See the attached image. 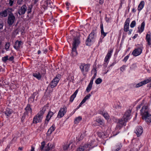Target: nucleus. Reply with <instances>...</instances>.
Segmentation results:
<instances>
[{
	"label": "nucleus",
	"instance_id": "f257e3e1",
	"mask_svg": "<svg viewBox=\"0 0 151 151\" xmlns=\"http://www.w3.org/2000/svg\"><path fill=\"white\" fill-rule=\"evenodd\" d=\"M142 118L148 123L151 122V115L149 112V109L147 106H143L140 110Z\"/></svg>",
	"mask_w": 151,
	"mask_h": 151
},
{
	"label": "nucleus",
	"instance_id": "f03ea898",
	"mask_svg": "<svg viewBox=\"0 0 151 151\" xmlns=\"http://www.w3.org/2000/svg\"><path fill=\"white\" fill-rule=\"evenodd\" d=\"M73 39V41L72 43L73 47L71 53L73 56H76L77 54L76 48L80 43V38L78 35H76V36H74Z\"/></svg>",
	"mask_w": 151,
	"mask_h": 151
},
{
	"label": "nucleus",
	"instance_id": "7ed1b4c3",
	"mask_svg": "<svg viewBox=\"0 0 151 151\" xmlns=\"http://www.w3.org/2000/svg\"><path fill=\"white\" fill-rule=\"evenodd\" d=\"M46 111V108L44 107L33 118V123L37 124L41 122L43 115Z\"/></svg>",
	"mask_w": 151,
	"mask_h": 151
},
{
	"label": "nucleus",
	"instance_id": "20e7f679",
	"mask_svg": "<svg viewBox=\"0 0 151 151\" xmlns=\"http://www.w3.org/2000/svg\"><path fill=\"white\" fill-rule=\"evenodd\" d=\"M96 36V33L94 31H93L88 36L86 41V45L90 46L91 42L94 41Z\"/></svg>",
	"mask_w": 151,
	"mask_h": 151
},
{
	"label": "nucleus",
	"instance_id": "39448f33",
	"mask_svg": "<svg viewBox=\"0 0 151 151\" xmlns=\"http://www.w3.org/2000/svg\"><path fill=\"white\" fill-rule=\"evenodd\" d=\"M127 121L126 119H123V117L121 119L117 120L116 121L117 125L116 128L120 129L123 125H126V123Z\"/></svg>",
	"mask_w": 151,
	"mask_h": 151
},
{
	"label": "nucleus",
	"instance_id": "423d86ee",
	"mask_svg": "<svg viewBox=\"0 0 151 151\" xmlns=\"http://www.w3.org/2000/svg\"><path fill=\"white\" fill-rule=\"evenodd\" d=\"M15 18L12 13L9 15L7 19V23L9 26L12 25L15 21Z\"/></svg>",
	"mask_w": 151,
	"mask_h": 151
},
{
	"label": "nucleus",
	"instance_id": "0eeeda50",
	"mask_svg": "<svg viewBox=\"0 0 151 151\" xmlns=\"http://www.w3.org/2000/svg\"><path fill=\"white\" fill-rule=\"evenodd\" d=\"M59 76H57L51 82L50 86L51 88L55 87L58 83L60 78L58 77Z\"/></svg>",
	"mask_w": 151,
	"mask_h": 151
},
{
	"label": "nucleus",
	"instance_id": "6e6552de",
	"mask_svg": "<svg viewBox=\"0 0 151 151\" xmlns=\"http://www.w3.org/2000/svg\"><path fill=\"white\" fill-rule=\"evenodd\" d=\"M142 48L139 47L135 49L132 52V54L134 56H137L139 55L142 52Z\"/></svg>",
	"mask_w": 151,
	"mask_h": 151
},
{
	"label": "nucleus",
	"instance_id": "1a4fd4ad",
	"mask_svg": "<svg viewBox=\"0 0 151 151\" xmlns=\"http://www.w3.org/2000/svg\"><path fill=\"white\" fill-rule=\"evenodd\" d=\"M67 108L64 106L63 108H61L59 110L58 115V117L61 118L63 117L66 112Z\"/></svg>",
	"mask_w": 151,
	"mask_h": 151
},
{
	"label": "nucleus",
	"instance_id": "9d476101",
	"mask_svg": "<svg viewBox=\"0 0 151 151\" xmlns=\"http://www.w3.org/2000/svg\"><path fill=\"white\" fill-rule=\"evenodd\" d=\"M89 68V65L88 64H82L80 66V68L82 72H87Z\"/></svg>",
	"mask_w": 151,
	"mask_h": 151
},
{
	"label": "nucleus",
	"instance_id": "9b49d317",
	"mask_svg": "<svg viewBox=\"0 0 151 151\" xmlns=\"http://www.w3.org/2000/svg\"><path fill=\"white\" fill-rule=\"evenodd\" d=\"M25 110L26 111L22 116V119H23L25 118V116L26 115H27L29 113L31 114L32 111V109L29 104H27V106L25 108Z\"/></svg>",
	"mask_w": 151,
	"mask_h": 151
},
{
	"label": "nucleus",
	"instance_id": "f8f14e48",
	"mask_svg": "<svg viewBox=\"0 0 151 151\" xmlns=\"http://www.w3.org/2000/svg\"><path fill=\"white\" fill-rule=\"evenodd\" d=\"M143 132L142 128L140 126L137 127L134 131L135 133L136 134L137 137L140 136Z\"/></svg>",
	"mask_w": 151,
	"mask_h": 151
},
{
	"label": "nucleus",
	"instance_id": "ddd939ff",
	"mask_svg": "<svg viewBox=\"0 0 151 151\" xmlns=\"http://www.w3.org/2000/svg\"><path fill=\"white\" fill-rule=\"evenodd\" d=\"M150 82V86H149L150 87L151 86V79H148L145 80L141 82H140L137 83L135 86L136 88H138L140 86H142L143 85H145L149 82Z\"/></svg>",
	"mask_w": 151,
	"mask_h": 151
},
{
	"label": "nucleus",
	"instance_id": "4468645a",
	"mask_svg": "<svg viewBox=\"0 0 151 151\" xmlns=\"http://www.w3.org/2000/svg\"><path fill=\"white\" fill-rule=\"evenodd\" d=\"M131 110H127L123 116V119H126L127 121L130 118Z\"/></svg>",
	"mask_w": 151,
	"mask_h": 151
},
{
	"label": "nucleus",
	"instance_id": "2eb2a0df",
	"mask_svg": "<svg viewBox=\"0 0 151 151\" xmlns=\"http://www.w3.org/2000/svg\"><path fill=\"white\" fill-rule=\"evenodd\" d=\"M27 7L25 5L22 6L19 10L18 14L20 15L24 14L27 10Z\"/></svg>",
	"mask_w": 151,
	"mask_h": 151
},
{
	"label": "nucleus",
	"instance_id": "dca6fc26",
	"mask_svg": "<svg viewBox=\"0 0 151 151\" xmlns=\"http://www.w3.org/2000/svg\"><path fill=\"white\" fill-rule=\"evenodd\" d=\"M129 18H128L126 20L124 24V30L125 32H127L129 28Z\"/></svg>",
	"mask_w": 151,
	"mask_h": 151
},
{
	"label": "nucleus",
	"instance_id": "f3484780",
	"mask_svg": "<svg viewBox=\"0 0 151 151\" xmlns=\"http://www.w3.org/2000/svg\"><path fill=\"white\" fill-rule=\"evenodd\" d=\"M22 44V42L20 41L17 40L14 44V47L17 50H18Z\"/></svg>",
	"mask_w": 151,
	"mask_h": 151
},
{
	"label": "nucleus",
	"instance_id": "a211bd4d",
	"mask_svg": "<svg viewBox=\"0 0 151 151\" xmlns=\"http://www.w3.org/2000/svg\"><path fill=\"white\" fill-rule=\"evenodd\" d=\"M55 126L53 124L48 130L47 133V135L50 136L52 133L55 130Z\"/></svg>",
	"mask_w": 151,
	"mask_h": 151
},
{
	"label": "nucleus",
	"instance_id": "6ab92c4d",
	"mask_svg": "<svg viewBox=\"0 0 151 151\" xmlns=\"http://www.w3.org/2000/svg\"><path fill=\"white\" fill-rule=\"evenodd\" d=\"M11 9H8L0 13V15L3 17H6L7 16L8 12H9Z\"/></svg>",
	"mask_w": 151,
	"mask_h": 151
},
{
	"label": "nucleus",
	"instance_id": "aec40b11",
	"mask_svg": "<svg viewBox=\"0 0 151 151\" xmlns=\"http://www.w3.org/2000/svg\"><path fill=\"white\" fill-rule=\"evenodd\" d=\"M122 146L121 144L119 143L113 147L112 151H118L121 149Z\"/></svg>",
	"mask_w": 151,
	"mask_h": 151
},
{
	"label": "nucleus",
	"instance_id": "412c9836",
	"mask_svg": "<svg viewBox=\"0 0 151 151\" xmlns=\"http://www.w3.org/2000/svg\"><path fill=\"white\" fill-rule=\"evenodd\" d=\"M53 114H54L53 112L50 111H49L46 116L45 122L47 121V122H48L51 117L53 115Z\"/></svg>",
	"mask_w": 151,
	"mask_h": 151
},
{
	"label": "nucleus",
	"instance_id": "4be33fe9",
	"mask_svg": "<svg viewBox=\"0 0 151 151\" xmlns=\"http://www.w3.org/2000/svg\"><path fill=\"white\" fill-rule=\"evenodd\" d=\"M78 90L77 89L76 91L74 92L73 94L70 97V101L72 102L75 98L76 97L77 94L78 93Z\"/></svg>",
	"mask_w": 151,
	"mask_h": 151
},
{
	"label": "nucleus",
	"instance_id": "5701e85b",
	"mask_svg": "<svg viewBox=\"0 0 151 151\" xmlns=\"http://www.w3.org/2000/svg\"><path fill=\"white\" fill-rule=\"evenodd\" d=\"M5 114L7 116H9L12 112V110L9 108H7L4 112Z\"/></svg>",
	"mask_w": 151,
	"mask_h": 151
},
{
	"label": "nucleus",
	"instance_id": "b1692460",
	"mask_svg": "<svg viewBox=\"0 0 151 151\" xmlns=\"http://www.w3.org/2000/svg\"><path fill=\"white\" fill-rule=\"evenodd\" d=\"M145 26V23L143 22L141 24V27H138V31L140 33L143 31L144 29Z\"/></svg>",
	"mask_w": 151,
	"mask_h": 151
},
{
	"label": "nucleus",
	"instance_id": "393cba45",
	"mask_svg": "<svg viewBox=\"0 0 151 151\" xmlns=\"http://www.w3.org/2000/svg\"><path fill=\"white\" fill-rule=\"evenodd\" d=\"M146 39L147 42V44L150 45H151L150 35L148 34H147L146 35Z\"/></svg>",
	"mask_w": 151,
	"mask_h": 151
},
{
	"label": "nucleus",
	"instance_id": "a878e982",
	"mask_svg": "<svg viewBox=\"0 0 151 151\" xmlns=\"http://www.w3.org/2000/svg\"><path fill=\"white\" fill-rule=\"evenodd\" d=\"M144 2L143 1H142L139 4L138 7V11H140L141 10L143 7H144Z\"/></svg>",
	"mask_w": 151,
	"mask_h": 151
},
{
	"label": "nucleus",
	"instance_id": "bb28decb",
	"mask_svg": "<svg viewBox=\"0 0 151 151\" xmlns=\"http://www.w3.org/2000/svg\"><path fill=\"white\" fill-rule=\"evenodd\" d=\"M100 28L101 29V35H103L104 36V37L106 35L107 33L104 32L103 29V24L102 23H101L100 24Z\"/></svg>",
	"mask_w": 151,
	"mask_h": 151
},
{
	"label": "nucleus",
	"instance_id": "cd10ccee",
	"mask_svg": "<svg viewBox=\"0 0 151 151\" xmlns=\"http://www.w3.org/2000/svg\"><path fill=\"white\" fill-rule=\"evenodd\" d=\"M51 144L48 143L46 146H45L44 149V150L45 151H48L50 150V149H52V147L51 146Z\"/></svg>",
	"mask_w": 151,
	"mask_h": 151
},
{
	"label": "nucleus",
	"instance_id": "c85d7f7f",
	"mask_svg": "<svg viewBox=\"0 0 151 151\" xmlns=\"http://www.w3.org/2000/svg\"><path fill=\"white\" fill-rule=\"evenodd\" d=\"M46 4L47 5V6L48 7H50L51 8L53 6V3H52L50 0H47L45 2Z\"/></svg>",
	"mask_w": 151,
	"mask_h": 151
},
{
	"label": "nucleus",
	"instance_id": "c756f323",
	"mask_svg": "<svg viewBox=\"0 0 151 151\" xmlns=\"http://www.w3.org/2000/svg\"><path fill=\"white\" fill-rule=\"evenodd\" d=\"M33 76L38 80H40L41 77V75L39 72L34 73Z\"/></svg>",
	"mask_w": 151,
	"mask_h": 151
},
{
	"label": "nucleus",
	"instance_id": "7c9ffc66",
	"mask_svg": "<svg viewBox=\"0 0 151 151\" xmlns=\"http://www.w3.org/2000/svg\"><path fill=\"white\" fill-rule=\"evenodd\" d=\"M92 83H89L86 90L87 92H89L91 91L92 86Z\"/></svg>",
	"mask_w": 151,
	"mask_h": 151
},
{
	"label": "nucleus",
	"instance_id": "2f4dec72",
	"mask_svg": "<svg viewBox=\"0 0 151 151\" xmlns=\"http://www.w3.org/2000/svg\"><path fill=\"white\" fill-rule=\"evenodd\" d=\"M32 5H30L28 7L27 9V13L28 14V16H29V14L32 12Z\"/></svg>",
	"mask_w": 151,
	"mask_h": 151
},
{
	"label": "nucleus",
	"instance_id": "473e14b6",
	"mask_svg": "<svg viewBox=\"0 0 151 151\" xmlns=\"http://www.w3.org/2000/svg\"><path fill=\"white\" fill-rule=\"evenodd\" d=\"M109 57H107L106 56L105 59H104V66L106 67L107 64L108 63V60L110 59Z\"/></svg>",
	"mask_w": 151,
	"mask_h": 151
},
{
	"label": "nucleus",
	"instance_id": "72a5a7b5",
	"mask_svg": "<svg viewBox=\"0 0 151 151\" xmlns=\"http://www.w3.org/2000/svg\"><path fill=\"white\" fill-rule=\"evenodd\" d=\"M81 118L80 116H78L77 117L75 120V123L78 124L80 121L81 120Z\"/></svg>",
	"mask_w": 151,
	"mask_h": 151
},
{
	"label": "nucleus",
	"instance_id": "f704fd0d",
	"mask_svg": "<svg viewBox=\"0 0 151 151\" xmlns=\"http://www.w3.org/2000/svg\"><path fill=\"white\" fill-rule=\"evenodd\" d=\"M113 52V50L110 49V50H109L106 55V56L107 57H109L110 58L111 55V53Z\"/></svg>",
	"mask_w": 151,
	"mask_h": 151
},
{
	"label": "nucleus",
	"instance_id": "c9c22d12",
	"mask_svg": "<svg viewBox=\"0 0 151 151\" xmlns=\"http://www.w3.org/2000/svg\"><path fill=\"white\" fill-rule=\"evenodd\" d=\"M91 96V94L90 93H89L86 95L83 99V100L85 102L86 100L88 99Z\"/></svg>",
	"mask_w": 151,
	"mask_h": 151
},
{
	"label": "nucleus",
	"instance_id": "e433bc0d",
	"mask_svg": "<svg viewBox=\"0 0 151 151\" xmlns=\"http://www.w3.org/2000/svg\"><path fill=\"white\" fill-rule=\"evenodd\" d=\"M84 150V146H80L76 150V151H83Z\"/></svg>",
	"mask_w": 151,
	"mask_h": 151
},
{
	"label": "nucleus",
	"instance_id": "4c0bfd02",
	"mask_svg": "<svg viewBox=\"0 0 151 151\" xmlns=\"http://www.w3.org/2000/svg\"><path fill=\"white\" fill-rule=\"evenodd\" d=\"M102 81L101 79L100 78H98L95 81V83L96 84H98L100 83Z\"/></svg>",
	"mask_w": 151,
	"mask_h": 151
},
{
	"label": "nucleus",
	"instance_id": "58836bf2",
	"mask_svg": "<svg viewBox=\"0 0 151 151\" xmlns=\"http://www.w3.org/2000/svg\"><path fill=\"white\" fill-rule=\"evenodd\" d=\"M136 25V22L134 20L132 21L130 24V26L131 28H133L135 27Z\"/></svg>",
	"mask_w": 151,
	"mask_h": 151
},
{
	"label": "nucleus",
	"instance_id": "ea45409f",
	"mask_svg": "<svg viewBox=\"0 0 151 151\" xmlns=\"http://www.w3.org/2000/svg\"><path fill=\"white\" fill-rule=\"evenodd\" d=\"M91 74H93L94 75H96L97 70L96 68H93L91 71Z\"/></svg>",
	"mask_w": 151,
	"mask_h": 151
},
{
	"label": "nucleus",
	"instance_id": "a19ab883",
	"mask_svg": "<svg viewBox=\"0 0 151 151\" xmlns=\"http://www.w3.org/2000/svg\"><path fill=\"white\" fill-rule=\"evenodd\" d=\"M2 60L4 62H6L7 60H8V56H6L4 57H3Z\"/></svg>",
	"mask_w": 151,
	"mask_h": 151
},
{
	"label": "nucleus",
	"instance_id": "79ce46f5",
	"mask_svg": "<svg viewBox=\"0 0 151 151\" xmlns=\"http://www.w3.org/2000/svg\"><path fill=\"white\" fill-rule=\"evenodd\" d=\"M9 42L6 43L5 45V48L7 51L9 49Z\"/></svg>",
	"mask_w": 151,
	"mask_h": 151
},
{
	"label": "nucleus",
	"instance_id": "37998d69",
	"mask_svg": "<svg viewBox=\"0 0 151 151\" xmlns=\"http://www.w3.org/2000/svg\"><path fill=\"white\" fill-rule=\"evenodd\" d=\"M70 145L66 144L63 147V149L64 150H67L69 146Z\"/></svg>",
	"mask_w": 151,
	"mask_h": 151
},
{
	"label": "nucleus",
	"instance_id": "c03bdc74",
	"mask_svg": "<svg viewBox=\"0 0 151 151\" xmlns=\"http://www.w3.org/2000/svg\"><path fill=\"white\" fill-rule=\"evenodd\" d=\"M45 145V142H43L41 143V146L40 147V149L41 150H43Z\"/></svg>",
	"mask_w": 151,
	"mask_h": 151
},
{
	"label": "nucleus",
	"instance_id": "a18cd8bd",
	"mask_svg": "<svg viewBox=\"0 0 151 151\" xmlns=\"http://www.w3.org/2000/svg\"><path fill=\"white\" fill-rule=\"evenodd\" d=\"M96 121L98 123H99L100 124H103V122L101 120V119H96Z\"/></svg>",
	"mask_w": 151,
	"mask_h": 151
},
{
	"label": "nucleus",
	"instance_id": "49530a36",
	"mask_svg": "<svg viewBox=\"0 0 151 151\" xmlns=\"http://www.w3.org/2000/svg\"><path fill=\"white\" fill-rule=\"evenodd\" d=\"M103 116L106 119H108L109 118V115L107 113H104L103 114Z\"/></svg>",
	"mask_w": 151,
	"mask_h": 151
},
{
	"label": "nucleus",
	"instance_id": "de8ad7c7",
	"mask_svg": "<svg viewBox=\"0 0 151 151\" xmlns=\"http://www.w3.org/2000/svg\"><path fill=\"white\" fill-rule=\"evenodd\" d=\"M96 76V75H93V76L92 77L90 82L93 83V81L94 79L95 78Z\"/></svg>",
	"mask_w": 151,
	"mask_h": 151
},
{
	"label": "nucleus",
	"instance_id": "09e8293b",
	"mask_svg": "<svg viewBox=\"0 0 151 151\" xmlns=\"http://www.w3.org/2000/svg\"><path fill=\"white\" fill-rule=\"evenodd\" d=\"M37 92H34L32 94V96H31V98H32L33 100H34L35 96L37 94Z\"/></svg>",
	"mask_w": 151,
	"mask_h": 151
},
{
	"label": "nucleus",
	"instance_id": "8fccbe9b",
	"mask_svg": "<svg viewBox=\"0 0 151 151\" xmlns=\"http://www.w3.org/2000/svg\"><path fill=\"white\" fill-rule=\"evenodd\" d=\"M129 56L128 55L126 56L124 58V59L123 60V61L126 62L127 60L129 58Z\"/></svg>",
	"mask_w": 151,
	"mask_h": 151
},
{
	"label": "nucleus",
	"instance_id": "3c124183",
	"mask_svg": "<svg viewBox=\"0 0 151 151\" xmlns=\"http://www.w3.org/2000/svg\"><path fill=\"white\" fill-rule=\"evenodd\" d=\"M91 146V145L89 144H86L84 146V148H87L88 147L90 148V147Z\"/></svg>",
	"mask_w": 151,
	"mask_h": 151
},
{
	"label": "nucleus",
	"instance_id": "603ef678",
	"mask_svg": "<svg viewBox=\"0 0 151 151\" xmlns=\"http://www.w3.org/2000/svg\"><path fill=\"white\" fill-rule=\"evenodd\" d=\"M125 65H123L120 68L121 71L123 72L125 70Z\"/></svg>",
	"mask_w": 151,
	"mask_h": 151
},
{
	"label": "nucleus",
	"instance_id": "864d4df0",
	"mask_svg": "<svg viewBox=\"0 0 151 151\" xmlns=\"http://www.w3.org/2000/svg\"><path fill=\"white\" fill-rule=\"evenodd\" d=\"M3 27V23L0 20V29H2Z\"/></svg>",
	"mask_w": 151,
	"mask_h": 151
},
{
	"label": "nucleus",
	"instance_id": "5fc2aeb1",
	"mask_svg": "<svg viewBox=\"0 0 151 151\" xmlns=\"http://www.w3.org/2000/svg\"><path fill=\"white\" fill-rule=\"evenodd\" d=\"M85 102L84 101H83V100H82V101L80 104H79V105L78 107V108L79 107H81V105H82V104H83V103H84Z\"/></svg>",
	"mask_w": 151,
	"mask_h": 151
},
{
	"label": "nucleus",
	"instance_id": "6e6d98bb",
	"mask_svg": "<svg viewBox=\"0 0 151 151\" xmlns=\"http://www.w3.org/2000/svg\"><path fill=\"white\" fill-rule=\"evenodd\" d=\"M83 137V135H82V134H81L80 137H79L78 139V140L79 141H80L81 140H82Z\"/></svg>",
	"mask_w": 151,
	"mask_h": 151
},
{
	"label": "nucleus",
	"instance_id": "4d7b16f0",
	"mask_svg": "<svg viewBox=\"0 0 151 151\" xmlns=\"http://www.w3.org/2000/svg\"><path fill=\"white\" fill-rule=\"evenodd\" d=\"M14 57L13 56H12L8 58V60L10 61H12L14 60Z\"/></svg>",
	"mask_w": 151,
	"mask_h": 151
},
{
	"label": "nucleus",
	"instance_id": "13d9d810",
	"mask_svg": "<svg viewBox=\"0 0 151 151\" xmlns=\"http://www.w3.org/2000/svg\"><path fill=\"white\" fill-rule=\"evenodd\" d=\"M13 1H12L11 0H9V4L10 6H12L13 5Z\"/></svg>",
	"mask_w": 151,
	"mask_h": 151
},
{
	"label": "nucleus",
	"instance_id": "bf43d9fd",
	"mask_svg": "<svg viewBox=\"0 0 151 151\" xmlns=\"http://www.w3.org/2000/svg\"><path fill=\"white\" fill-rule=\"evenodd\" d=\"M130 151H138V150L137 148L134 147Z\"/></svg>",
	"mask_w": 151,
	"mask_h": 151
},
{
	"label": "nucleus",
	"instance_id": "052dcab7",
	"mask_svg": "<svg viewBox=\"0 0 151 151\" xmlns=\"http://www.w3.org/2000/svg\"><path fill=\"white\" fill-rule=\"evenodd\" d=\"M141 106H142V105H140V104L138 105L137 107V110L138 109H139L140 108Z\"/></svg>",
	"mask_w": 151,
	"mask_h": 151
},
{
	"label": "nucleus",
	"instance_id": "680f3d73",
	"mask_svg": "<svg viewBox=\"0 0 151 151\" xmlns=\"http://www.w3.org/2000/svg\"><path fill=\"white\" fill-rule=\"evenodd\" d=\"M99 3L100 4H102L104 3V0H99Z\"/></svg>",
	"mask_w": 151,
	"mask_h": 151
},
{
	"label": "nucleus",
	"instance_id": "e2e57ef3",
	"mask_svg": "<svg viewBox=\"0 0 151 151\" xmlns=\"http://www.w3.org/2000/svg\"><path fill=\"white\" fill-rule=\"evenodd\" d=\"M129 32L128 33V34L130 35L131 34V32L132 31V29H130L129 30L128 29Z\"/></svg>",
	"mask_w": 151,
	"mask_h": 151
},
{
	"label": "nucleus",
	"instance_id": "0e129e2a",
	"mask_svg": "<svg viewBox=\"0 0 151 151\" xmlns=\"http://www.w3.org/2000/svg\"><path fill=\"white\" fill-rule=\"evenodd\" d=\"M102 40H103V38H102V39L100 38V40H99V43H101L102 41Z\"/></svg>",
	"mask_w": 151,
	"mask_h": 151
},
{
	"label": "nucleus",
	"instance_id": "69168bd1",
	"mask_svg": "<svg viewBox=\"0 0 151 151\" xmlns=\"http://www.w3.org/2000/svg\"><path fill=\"white\" fill-rule=\"evenodd\" d=\"M18 29H17L15 30V32L17 34H18V31H19Z\"/></svg>",
	"mask_w": 151,
	"mask_h": 151
},
{
	"label": "nucleus",
	"instance_id": "338daca9",
	"mask_svg": "<svg viewBox=\"0 0 151 151\" xmlns=\"http://www.w3.org/2000/svg\"><path fill=\"white\" fill-rule=\"evenodd\" d=\"M31 151H35V148L33 146L31 147Z\"/></svg>",
	"mask_w": 151,
	"mask_h": 151
},
{
	"label": "nucleus",
	"instance_id": "774afa93",
	"mask_svg": "<svg viewBox=\"0 0 151 151\" xmlns=\"http://www.w3.org/2000/svg\"><path fill=\"white\" fill-rule=\"evenodd\" d=\"M47 50L46 49H45L44 50V53H46L47 52Z\"/></svg>",
	"mask_w": 151,
	"mask_h": 151
}]
</instances>
